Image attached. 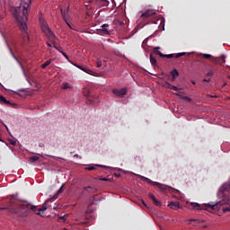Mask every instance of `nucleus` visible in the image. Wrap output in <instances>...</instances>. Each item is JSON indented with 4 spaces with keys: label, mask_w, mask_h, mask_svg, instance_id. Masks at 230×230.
<instances>
[{
    "label": "nucleus",
    "mask_w": 230,
    "mask_h": 230,
    "mask_svg": "<svg viewBox=\"0 0 230 230\" xmlns=\"http://www.w3.org/2000/svg\"><path fill=\"white\" fill-rule=\"evenodd\" d=\"M22 3L20 6L14 7L13 15L16 19L20 30L24 32L25 35H28V12L29 8L31 5V0H20Z\"/></svg>",
    "instance_id": "obj_1"
},
{
    "label": "nucleus",
    "mask_w": 230,
    "mask_h": 230,
    "mask_svg": "<svg viewBox=\"0 0 230 230\" xmlns=\"http://www.w3.org/2000/svg\"><path fill=\"white\" fill-rule=\"evenodd\" d=\"M8 208L12 213H15L18 217H28L31 211H37V206H33L28 201H20L15 199H11Z\"/></svg>",
    "instance_id": "obj_2"
},
{
    "label": "nucleus",
    "mask_w": 230,
    "mask_h": 230,
    "mask_svg": "<svg viewBox=\"0 0 230 230\" xmlns=\"http://www.w3.org/2000/svg\"><path fill=\"white\" fill-rule=\"evenodd\" d=\"M40 24L41 26V30L43 33L47 35L49 40H50V42H55V40H57V36L55 35V33H53V31L49 28V26L48 25V22H46V20H44L43 18H40Z\"/></svg>",
    "instance_id": "obj_3"
},
{
    "label": "nucleus",
    "mask_w": 230,
    "mask_h": 230,
    "mask_svg": "<svg viewBox=\"0 0 230 230\" xmlns=\"http://www.w3.org/2000/svg\"><path fill=\"white\" fill-rule=\"evenodd\" d=\"M138 178L141 179V181H146L148 184H151L152 186H156V188H159V190H162V191H166V186L163 185L162 183H159L157 181H154L150 180V178L138 175Z\"/></svg>",
    "instance_id": "obj_4"
},
{
    "label": "nucleus",
    "mask_w": 230,
    "mask_h": 230,
    "mask_svg": "<svg viewBox=\"0 0 230 230\" xmlns=\"http://www.w3.org/2000/svg\"><path fill=\"white\" fill-rule=\"evenodd\" d=\"M102 29H98L97 30V33L98 35H110V32H109V24L108 23H104L101 26Z\"/></svg>",
    "instance_id": "obj_5"
},
{
    "label": "nucleus",
    "mask_w": 230,
    "mask_h": 230,
    "mask_svg": "<svg viewBox=\"0 0 230 230\" xmlns=\"http://www.w3.org/2000/svg\"><path fill=\"white\" fill-rule=\"evenodd\" d=\"M211 62H213V64H219V66H224V64H226V57L221 56L220 58H212Z\"/></svg>",
    "instance_id": "obj_6"
},
{
    "label": "nucleus",
    "mask_w": 230,
    "mask_h": 230,
    "mask_svg": "<svg viewBox=\"0 0 230 230\" xmlns=\"http://www.w3.org/2000/svg\"><path fill=\"white\" fill-rule=\"evenodd\" d=\"M49 202H53V199H49L47 201H45L42 205V208L38 209V212H36V215H42L40 212L46 211V209L49 208V205H48Z\"/></svg>",
    "instance_id": "obj_7"
},
{
    "label": "nucleus",
    "mask_w": 230,
    "mask_h": 230,
    "mask_svg": "<svg viewBox=\"0 0 230 230\" xmlns=\"http://www.w3.org/2000/svg\"><path fill=\"white\" fill-rule=\"evenodd\" d=\"M113 94L119 96V98H123V96L127 94V88H122L120 90L113 89Z\"/></svg>",
    "instance_id": "obj_8"
},
{
    "label": "nucleus",
    "mask_w": 230,
    "mask_h": 230,
    "mask_svg": "<svg viewBox=\"0 0 230 230\" xmlns=\"http://www.w3.org/2000/svg\"><path fill=\"white\" fill-rule=\"evenodd\" d=\"M155 15V10H146L145 13L141 14L142 19H148V17H154Z\"/></svg>",
    "instance_id": "obj_9"
},
{
    "label": "nucleus",
    "mask_w": 230,
    "mask_h": 230,
    "mask_svg": "<svg viewBox=\"0 0 230 230\" xmlns=\"http://www.w3.org/2000/svg\"><path fill=\"white\" fill-rule=\"evenodd\" d=\"M148 197L153 201V204H155V206H157L158 208L162 206L161 201L157 200L153 193H149Z\"/></svg>",
    "instance_id": "obj_10"
},
{
    "label": "nucleus",
    "mask_w": 230,
    "mask_h": 230,
    "mask_svg": "<svg viewBox=\"0 0 230 230\" xmlns=\"http://www.w3.org/2000/svg\"><path fill=\"white\" fill-rule=\"evenodd\" d=\"M168 208H170L171 209H180L181 203L179 201H172L168 204Z\"/></svg>",
    "instance_id": "obj_11"
},
{
    "label": "nucleus",
    "mask_w": 230,
    "mask_h": 230,
    "mask_svg": "<svg viewBox=\"0 0 230 230\" xmlns=\"http://www.w3.org/2000/svg\"><path fill=\"white\" fill-rule=\"evenodd\" d=\"M74 66L75 67H77L78 69H81V71H84V73H87V75H93V70L89 69V68H85L80 65L77 64H74Z\"/></svg>",
    "instance_id": "obj_12"
},
{
    "label": "nucleus",
    "mask_w": 230,
    "mask_h": 230,
    "mask_svg": "<svg viewBox=\"0 0 230 230\" xmlns=\"http://www.w3.org/2000/svg\"><path fill=\"white\" fill-rule=\"evenodd\" d=\"M63 188H64V185H62L58 190V192L52 198H50V200H56V199H58V195H60V193H63L64 191Z\"/></svg>",
    "instance_id": "obj_13"
},
{
    "label": "nucleus",
    "mask_w": 230,
    "mask_h": 230,
    "mask_svg": "<svg viewBox=\"0 0 230 230\" xmlns=\"http://www.w3.org/2000/svg\"><path fill=\"white\" fill-rule=\"evenodd\" d=\"M0 103H4L5 105H12V102L6 100V98L3 95L0 96Z\"/></svg>",
    "instance_id": "obj_14"
},
{
    "label": "nucleus",
    "mask_w": 230,
    "mask_h": 230,
    "mask_svg": "<svg viewBox=\"0 0 230 230\" xmlns=\"http://www.w3.org/2000/svg\"><path fill=\"white\" fill-rule=\"evenodd\" d=\"M159 49H161V48L159 47L155 48L153 53H155V55H159V57H162L164 58V54L159 51Z\"/></svg>",
    "instance_id": "obj_15"
},
{
    "label": "nucleus",
    "mask_w": 230,
    "mask_h": 230,
    "mask_svg": "<svg viewBox=\"0 0 230 230\" xmlns=\"http://www.w3.org/2000/svg\"><path fill=\"white\" fill-rule=\"evenodd\" d=\"M150 62L152 66H157V59H155V58L152 54H150Z\"/></svg>",
    "instance_id": "obj_16"
},
{
    "label": "nucleus",
    "mask_w": 230,
    "mask_h": 230,
    "mask_svg": "<svg viewBox=\"0 0 230 230\" xmlns=\"http://www.w3.org/2000/svg\"><path fill=\"white\" fill-rule=\"evenodd\" d=\"M83 94L84 96H85L86 98H89V96H91V91L87 88H84L83 90Z\"/></svg>",
    "instance_id": "obj_17"
},
{
    "label": "nucleus",
    "mask_w": 230,
    "mask_h": 230,
    "mask_svg": "<svg viewBox=\"0 0 230 230\" xmlns=\"http://www.w3.org/2000/svg\"><path fill=\"white\" fill-rule=\"evenodd\" d=\"M84 190L88 191L89 193H95L96 188H92V187L87 186V187H84Z\"/></svg>",
    "instance_id": "obj_18"
},
{
    "label": "nucleus",
    "mask_w": 230,
    "mask_h": 230,
    "mask_svg": "<svg viewBox=\"0 0 230 230\" xmlns=\"http://www.w3.org/2000/svg\"><path fill=\"white\" fill-rule=\"evenodd\" d=\"M51 62H53V59H48L44 64L41 65L42 69H46V67H48Z\"/></svg>",
    "instance_id": "obj_19"
},
{
    "label": "nucleus",
    "mask_w": 230,
    "mask_h": 230,
    "mask_svg": "<svg viewBox=\"0 0 230 230\" xmlns=\"http://www.w3.org/2000/svg\"><path fill=\"white\" fill-rule=\"evenodd\" d=\"M171 75L173 78V80H175L177 78V76H179V71H177V69H173L172 72H171Z\"/></svg>",
    "instance_id": "obj_20"
},
{
    "label": "nucleus",
    "mask_w": 230,
    "mask_h": 230,
    "mask_svg": "<svg viewBox=\"0 0 230 230\" xmlns=\"http://www.w3.org/2000/svg\"><path fill=\"white\" fill-rule=\"evenodd\" d=\"M61 89H73V86H71V84H69V83H64Z\"/></svg>",
    "instance_id": "obj_21"
},
{
    "label": "nucleus",
    "mask_w": 230,
    "mask_h": 230,
    "mask_svg": "<svg viewBox=\"0 0 230 230\" xmlns=\"http://www.w3.org/2000/svg\"><path fill=\"white\" fill-rule=\"evenodd\" d=\"M190 206L193 208V209H202L200 204L199 203H190Z\"/></svg>",
    "instance_id": "obj_22"
},
{
    "label": "nucleus",
    "mask_w": 230,
    "mask_h": 230,
    "mask_svg": "<svg viewBox=\"0 0 230 230\" xmlns=\"http://www.w3.org/2000/svg\"><path fill=\"white\" fill-rule=\"evenodd\" d=\"M29 161H30V163H37V161H39V156H37V155L31 156L29 159Z\"/></svg>",
    "instance_id": "obj_23"
},
{
    "label": "nucleus",
    "mask_w": 230,
    "mask_h": 230,
    "mask_svg": "<svg viewBox=\"0 0 230 230\" xmlns=\"http://www.w3.org/2000/svg\"><path fill=\"white\" fill-rule=\"evenodd\" d=\"M60 12H61L63 21H65V22H67V18L66 16V13H64V11L62 9H60Z\"/></svg>",
    "instance_id": "obj_24"
},
{
    "label": "nucleus",
    "mask_w": 230,
    "mask_h": 230,
    "mask_svg": "<svg viewBox=\"0 0 230 230\" xmlns=\"http://www.w3.org/2000/svg\"><path fill=\"white\" fill-rule=\"evenodd\" d=\"M202 58H206V59H209L210 58V61H211V58H215V57H212L209 54H203L202 55Z\"/></svg>",
    "instance_id": "obj_25"
},
{
    "label": "nucleus",
    "mask_w": 230,
    "mask_h": 230,
    "mask_svg": "<svg viewBox=\"0 0 230 230\" xmlns=\"http://www.w3.org/2000/svg\"><path fill=\"white\" fill-rule=\"evenodd\" d=\"M53 48H55V49H57L58 51H59V53H64V51H62V47H58L57 45H53Z\"/></svg>",
    "instance_id": "obj_26"
},
{
    "label": "nucleus",
    "mask_w": 230,
    "mask_h": 230,
    "mask_svg": "<svg viewBox=\"0 0 230 230\" xmlns=\"http://www.w3.org/2000/svg\"><path fill=\"white\" fill-rule=\"evenodd\" d=\"M184 55H186L185 52H181L175 55V58H181V57H184Z\"/></svg>",
    "instance_id": "obj_27"
},
{
    "label": "nucleus",
    "mask_w": 230,
    "mask_h": 230,
    "mask_svg": "<svg viewBox=\"0 0 230 230\" xmlns=\"http://www.w3.org/2000/svg\"><path fill=\"white\" fill-rule=\"evenodd\" d=\"M85 170H88V171H90V172H93V170H96V166H94V165H90V166L86 167Z\"/></svg>",
    "instance_id": "obj_28"
},
{
    "label": "nucleus",
    "mask_w": 230,
    "mask_h": 230,
    "mask_svg": "<svg viewBox=\"0 0 230 230\" xmlns=\"http://www.w3.org/2000/svg\"><path fill=\"white\" fill-rule=\"evenodd\" d=\"M66 24L68 26V28H70V30H76L75 29V26H72L71 23H69V22L66 20Z\"/></svg>",
    "instance_id": "obj_29"
},
{
    "label": "nucleus",
    "mask_w": 230,
    "mask_h": 230,
    "mask_svg": "<svg viewBox=\"0 0 230 230\" xmlns=\"http://www.w3.org/2000/svg\"><path fill=\"white\" fill-rule=\"evenodd\" d=\"M173 54H167V55H164V58H173Z\"/></svg>",
    "instance_id": "obj_30"
},
{
    "label": "nucleus",
    "mask_w": 230,
    "mask_h": 230,
    "mask_svg": "<svg viewBox=\"0 0 230 230\" xmlns=\"http://www.w3.org/2000/svg\"><path fill=\"white\" fill-rule=\"evenodd\" d=\"M164 87H166V89H172V84L168 82H165Z\"/></svg>",
    "instance_id": "obj_31"
},
{
    "label": "nucleus",
    "mask_w": 230,
    "mask_h": 230,
    "mask_svg": "<svg viewBox=\"0 0 230 230\" xmlns=\"http://www.w3.org/2000/svg\"><path fill=\"white\" fill-rule=\"evenodd\" d=\"M223 213H227L228 211H230V208L229 207H226L222 208Z\"/></svg>",
    "instance_id": "obj_32"
},
{
    "label": "nucleus",
    "mask_w": 230,
    "mask_h": 230,
    "mask_svg": "<svg viewBox=\"0 0 230 230\" xmlns=\"http://www.w3.org/2000/svg\"><path fill=\"white\" fill-rule=\"evenodd\" d=\"M148 44V38L145 39L142 42V46H146Z\"/></svg>",
    "instance_id": "obj_33"
},
{
    "label": "nucleus",
    "mask_w": 230,
    "mask_h": 230,
    "mask_svg": "<svg viewBox=\"0 0 230 230\" xmlns=\"http://www.w3.org/2000/svg\"><path fill=\"white\" fill-rule=\"evenodd\" d=\"M213 75H215V71L211 70L207 74V76H213Z\"/></svg>",
    "instance_id": "obj_34"
},
{
    "label": "nucleus",
    "mask_w": 230,
    "mask_h": 230,
    "mask_svg": "<svg viewBox=\"0 0 230 230\" xmlns=\"http://www.w3.org/2000/svg\"><path fill=\"white\" fill-rule=\"evenodd\" d=\"M171 89H172V91H179L180 90V88L175 86V85H172Z\"/></svg>",
    "instance_id": "obj_35"
},
{
    "label": "nucleus",
    "mask_w": 230,
    "mask_h": 230,
    "mask_svg": "<svg viewBox=\"0 0 230 230\" xmlns=\"http://www.w3.org/2000/svg\"><path fill=\"white\" fill-rule=\"evenodd\" d=\"M97 67H102V60H98L96 63Z\"/></svg>",
    "instance_id": "obj_36"
},
{
    "label": "nucleus",
    "mask_w": 230,
    "mask_h": 230,
    "mask_svg": "<svg viewBox=\"0 0 230 230\" xmlns=\"http://www.w3.org/2000/svg\"><path fill=\"white\" fill-rule=\"evenodd\" d=\"M63 55V57H65V58H66V60H69V56H67V54H66L65 52L61 53Z\"/></svg>",
    "instance_id": "obj_37"
},
{
    "label": "nucleus",
    "mask_w": 230,
    "mask_h": 230,
    "mask_svg": "<svg viewBox=\"0 0 230 230\" xmlns=\"http://www.w3.org/2000/svg\"><path fill=\"white\" fill-rule=\"evenodd\" d=\"M86 103H87L88 105H93V100L87 99Z\"/></svg>",
    "instance_id": "obj_38"
},
{
    "label": "nucleus",
    "mask_w": 230,
    "mask_h": 230,
    "mask_svg": "<svg viewBox=\"0 0 230 230\" xmlns=\"http://www.w3.org/2000/svg\"><path fill=\"white\" fill-rule=\"evenodd\" d=\"M100 181H111V179H109V178H100L99 179Z\"/></svg>",
    "instance_id": "obj_39"
},
{
    "label": "nucleus",
    "mask_w": 230,
    "mask_h": 230,
    "mask_svg": "<svg viewBox=\"0 0 230 230\" xmlns=\"http://www.w3.org/2000/svg\"><path fill=\"white\" fill-rule=\"evenodd\" d=\"M10 145H13V146H15L16 142L13 140H9Z\"/></svg>",
    "instance_id": "obj_40"
},
{
    "label": "nucleus",
    "mask_w": 230,
    "mask_h": 230,
    "mask_svg": "<svg viewBox=\"0 0 230 230\" xmlns=\"http://www.w3.org/2000/svg\"><path fill=\"white\" fill-rule=\"evenodd\" d=\"M59 220H61L62 222H66V216L60 217Z\"/></svg>",
    "instance_id": "obj_41"
},
{
    "label": "nucleus",
    "mask_w": 230,
    "mask_h": 230,
    "mask_svg": "<svg viewBox=\"0 0 230 230\" xmlns=\"http://www.w3.org/2000/svg\"><path fill=\"white\" fill-rule=\"evenodd\" d=\"M47 46H49V48H53V45H51L49 42H47Z\"/></svg>",
    "instance_id": "obj_42"
},
{
    "label": "nucleus",
    "mask_w": 230,
    "mask_h": 230,
    "mask_svg": "<svg viewBox=\"0 0 230 230\" xmlns=\"http://www.w3.org/2000/svg\"><path fill=\"white\" fill-rule=\"evenodd\" d=\"M188 222H197V219H188Z\"/></svg>",
    "instance_id": "obj_43"
},
{
    "label": "nucleus",
    "mask_w": 230,
    "mask_h": 230,
    "mask_svg": "<svg viewBox=\"0 0 230 230\" xmlns=\"http://www.w3.org/2000/svg\"><path fill=\"white\" fill-rule=\"evenodd\" d=\"M14 60H16L17 62H19V58H17V57H15V55H13Z\"/></svg>",
    "instance_id": "obj_44"
},
{
    "label": "nucleus",
    "mask_w": 230,
    "mask_h": 230,
    "mask_svg": "<svg viewBox=\"0 0 230 230\" xmlns=\"http://www.w3.org/2000/svg\"><path fill=\"white\" fill-rule=\"evenodd\" d=\"M115 177H121L120 173H114Z\"/></svg>",
    "instance_id": "obj_45"
},
{
    "label": "nucleus",
    "mask_w": 230,
    "mask_h": 230,
    "mask_svg": "<svg viewBox=\"0 0 230 230\" xmlns=\"http://www.w3.org/2000/svg\"><path fill=\"white\" fill-rule=\"evenodd\" d=\"M211 79H204L203 82H210Z\"/></svg>",
    "instance_id": "obj_46"
},
{
    "label": "nucleus",
    "mask_w": 230,
    "mask_h": 230,
    "mask_svg": "<svg viewBox=\"0 0 230 230\" xmlns=\"http://www.w3.org/2000/svg\"><path fill=\"white\" fill-rule=\"evenodd\" d=\"M142 204H144V206H146V204H145V200H142Z\"/></svg>",
    "instance_id": "obj_47"
},
{
    "label": "nucleus",
    "mask_w": 230,
    "mask_h": 230,
    "mask_svg": "<svg viewBox=\"0 0 230 230\" xmlns=\"http://www.w3.org/2000/svg\"><path fill=\"white\" fill-rule=\"evenodd\" d=\"M212 98H217V95H212Z\"/></svg>",
    "instance_id": "obj_48"
},
{
    "label": "nucleus",
    "mask_w": 230,
    "mask_h": 230,
    "mask_svg": "<svg viewBox=\"0 0 230 230\" xmlns=\"http://www.w3.org/2000/svg\"><path fill=\"white\" fill-rule=\"evenodd\" d=\"M66 12H69V7L66 8Z\"/></svg>",
    "instance_id": "obj_49"
},
{
    "label": "nucleus",
    "mask_w": 230,
    "mask_h": 230,
    "mask_svg": "<svg viewBox=\"0 0 230 230\" xmlns=\"http://www.w3.org/2000/svg\"><path fill=\"white\" fill-rule=\"evenodd\" d=\"M27 40H30V37L27 36Z\"/></svg>",
    "instance_id": "obj_50"
},
{
    "label": "nucleus",
    "mask_w": 230,
    "mask_h": 230,
    "mask_svg": "<svg viewBox=\"0 0 230 230\" xmlns=\"http://www.w3.org/2000/svg\"><path fill=\"white\" fill-rule=\"evenodd\" d=\"M175 94H176V96H180V94H179V93H176Z\"/></svg>",
    "instance_id": "obj_51"
},
{
    "label": "nucleus",
    "mask_w": 230,
    "mask_h": 230,
    "mask_svg": "<svg viewBox=\"0 0 230 230\" xmlns=\"http://www.w3.org/2000/svg\"><path fill=\"white\" fill-rule=\"evenodd\" d=\"M75 157H78V155H75Z\"/></svg>",
    "instance_id": "obj_52"
},
{
    "label": "nucleus",
    "mask_w": 230,
    "mask_h": 230,
    "mask_svg": "<svg viewBox=\"0 0 230 230\" xmlns=\"http://www.w3.org/2000/svg\"><path fill=\"white\" fill-rule=\"evenodd\" d=\"M0 209H6V208H0Z\"/></svg>",
    "instance_id": "obj_53"
},
{
    "label": "nucleus",
    "mask_w": 230,
    "mask_h": 230,
    "mask_svg": "<svg viewBox=\"0 0 230 230\" xmlns=\"http://www.w3.org/2000/svg\"><path fill=\"white\" fill-rule=\"evenodd\" d=\"M5 128L8 130V127L5 126Z\"/></svg>",
    "instance_id": "obj_54"
},
{
    "label": "nucleus",
    "mask_w": 230,
    "mask_h": 230,
    "mask_svg": "<svg viewBox=\"0 0 230 230\" xmlns=\"http://www.w3.org/2000/svg\"><path fill=\"white\" fill-rule=\"evenodd\" d=\"M203 227H208V226H204Z\"/></svg>",
    "instance_id": "obj_55"
},
{
    "label": "nucleus",
    "mask_w": 230,
    "mask_h": 230,
    "mask_svg": "<svg viewBox=\"0 0 230 230\" xmlns=\"http://www.w3.org/2000/svg\"><path fill=\"white\" fill-rule=\"evenodd\" d=\"M63 230H67V228H64Z\"/></svg>",
    "instance_id": "obj_56"
},
{
    "label": "nucleus",
    "mask_w": 230,
    "mask_h": 230,
    "mask_svg": "<svg viewBox=\"0 0 230 230\" xmlns=\"http://www.w3.org/2000/svg\"><path fill=\"white\" fill-rule=\"evenodd\" d=\"M193 84H195V82H192Z\"/></svg>",
    "instance_id": "obj_57"
},
{
    "label": "nucleus",
    "mask_w": 230,
    "mask_h": 230,
    "mask_svg": "<svg viewBox=\"0 0 230 230\" xmlns=\"http://www.w3.org/2000/svg\"><path fill=\"white\" fill-rule=\"evenodd\" d=\"M96 166H102V165H96Z\"/></svg>",
    "instance_id": "obj_58"
}]
</instances>
